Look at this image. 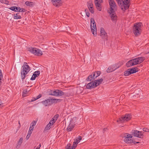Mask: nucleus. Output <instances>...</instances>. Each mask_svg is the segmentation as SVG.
I'll return each mask as SVG.
<instances>
[{"label":"nucleus","mask_w":149,"mask_h":149,"mask_svg":"<svg viewBox=\"0 0 149 149\" xmlns=\"http://www.w3.org/2000/svg\"><path fill=\"white\" fill-rule=\"evenodd\" d=\"M121 10L125 12L130 6V0H116Z\"/></svg>","instance_id":"obj_1"},{"label":"nucleus","mask_w":149,"mask_h":149,"mask_svg":"<svg viewBox=\"0 0 149 149\" xmlns=\"http://www.w3.org/2000/svg\"><path fill=\"white\" fill-rule=\"evenodd\" d=\"M26 62L24 63L23 65L22 66V69L21 71V78L22 80H24L25 78L26 75L30 71L31 69L29 66L27 65Z\"/></svg>","instance_id":"obj_2"},{"label":"nucleus","mask_w":149,"mask_h":149,"mask_svg":"<svg viewBox=\"0 0 149 149\" xmlns=\"http://www.w3.org/2000/svg\"><path fill=\"white\" fill-rule=\"evenodd\" d=\"M103 79L101 78L99 79H97L94 81L93 82H91L88 83L86 86L87 89H91L94 88L99 85L103 81Z\"/></svg>","instance_id":"obj_3"},{"label":"nucleus","mask_w":149,"mask_h":149,"mask_svg":"<svg viewBox=\"0 0 149 149\" xmlns=\"http://www.w3.org/2000/svg\"><path fill=\"white\" fill-rule=\"evenodd\" d=\"M142 24V23L141 22L134 24L133 27V32L136 36H137L141 34Z\"/></svg>","instance_id":"obj_4"},{"label":"nucleus","mask_w":149,"mask_h":149,"mask_svg":"<svg viewBox=\"0 0 149 149\" xmlns=\"http://www.w3.org/2000/svg\"><path fill=\"white\" fill-rule=\"evenodd\" d=\"M91 28L93 34L94 36H96L97 34V27L95 22L94 19L93 18H91Z\"/></svg>","instance_id":"obj_5"},{"label":"nucleus","mask_w":149,"mask_h":149,"mask_svg":"<svg viewBox=\"0 0 149 149\" xmlns=\"http://www.w3.org/2000/svg\"><path fill=\"white\" fill-rule=\"evenodd\" d=\"M49 95L55 96H61L65 95V94L62 91L57 89L54 90H51Z\"/></svg>","instance_id":"obj_6"},{"label":"nucleus","mask_w":149,"mask_h":149,"mask_svg":"<svg viewBox=\"0 0 149 149\" xmlns=\"http://www.w3.org/2000/svg\"><path fill=\"white\" fill-rule=\"evenodd\" d=\"M28 50L33 54L38 56H40L42 54V52L36 48L30 47L28 48Z\"/></svg>","instance_id":"obj_7"},{"label":"nucleus","mask_w":149,"mask_h":149,"mask_svg":"<svg viewBox=\"0 0 149 149\" xmlns=\"http://www.w3.org/2000/svg\"><path fill=\"white\" fill-rule=\"evenodd\" d=\"M121 136L123 138H124V141L126 143H131L132 141V136L130 134L127 133L123 134H121Z\"/></svg>","instance_id":"obj_8"},{"label":"nucleus","mask_w":149,"mask_h":149,"mask_svg":"<svg viewBox=\"0 0 149 149\" xmlns=\"http://www.w3.org/2000/svg\"><path fill=\"white\" fill-rule=\"evenodd\" d=\"M132 115L130 114H126L124 116L121 117L117 120V122L120 123H123L125 121H127L131 119Z\"/></svg>","instance_id":"obj_9"},{"label":"nucleus","mask_w":149,"mask_h":149,"mask_svg":"<svg viewBox=\"0 0 149 149\" xmlns=\"http://www.w3.org/2000/svg\"><path fill=\"white\" fill-rule=\"evenodd\" d=\"M144 132L138 131L137 130H132V134L134 136L140 138H143V136Z\"/></svg>","instance_id":"obj_10"},{"label":"nucleus","mask_w":149,"mask_h":149,"mask_svg":"<svg viewBox=\"0 0 149 149\" xmlns=\"http://www.w3.org/2000/svg\"><path fill=\"white\" fill-rule=\"evenodd\" d=\"M109 2L110 8V11L113 13L117 8L116 3L113 0H109Z\"/></svg>","instance_id":"obj_11"},{"label":"nucleus","mask_w":149,"mask_h":149,"mask_svg":"<svg viewBox=\"0 0 149 149\" xmlns=\"http://www.w3.org/2000/svg\"><path fill=\"white\" fill-rule=\"evenodd\" d=\"M145 57H141L133 59L134 65H136L142 63L145 60Z\"/></svg>","instance_id":"obj_12"},{"label":"nucleus","mask_w":149,"mask_h":149,"mask_svg":"<svg viewBox=\"0 0 149 149\" xmlns=\"http://www.w3.org/2000/svg\"><path fill=\"white\" fill-rule=\"evenodd\" d=\"M41 103L45 105V106L51 105L53 103L52 98H51L50 97H49V99L45 100L42 102Z\"/></svg>","instance_id":"obj_13"},{"label":"nucleus","mask_w":149,"mask_h":149,"mask_svg":"<svg viewBox=\"0 0 149 149\" xmlns=\"http://www.w3.org/2000/svg\"><path fill=\"white\" fill-rule=\"evenodd\" d=\"M109 13L110 14L111 20L114 23H116L117 19V17L114 12L113 13H112L111 11H110Z\"/></svg>","instance_id":"obj_14"},{"label":"nucleus","mask_w":149,"mask_h":149,"mask_svg":"<svg viewBox=\"0 0 149 149\" xmlns=\"http://www.w3.org/2000/svg\"><path fill=\"white\" fill-rule=\"evenodd\" d=\"M74 123V122L73 120L70 121V123L67 128V130L68 132H70L72 130L74 127V125H75Z\"/></svg>","instance_id":"obj_15"},{"label":"nucleus","mask_w":149,"mask_h":149,"mask_svg":"<svg viewBox=\"0 0 149 149\" xmlns=\"http://www.w3.org/2000/svg\"><path fill=\"white\" fill-rule=\"evenodd\" d=\"M88 7L90 12L92 13H94V10L93 8V5L92 1H90L88 2Z\"/></svg>","instance_id":"obj_16"},{"label":"nucleus","mask_w":149,"mask_h":149,"mask_svg":"<svg viewBox=\"0 0 149 149\" xmlns=\"http://www.w3.org/2000/svg\"><path fill=\"white\" fill-rule=\"evenodd\" d=\"M53 4L56 6H59L62 4V2L61 0H52Z\"/></svg>","instance_id":"obj_17"},{"label":"nucleus","mask_w":149,"mask_h":149,"mask_svg":"<svg viewBox=\"0 0 149 149\" xmlns=\"http://www.w3.org/2000/svg\"><path fill=\"white\" fill-rule=\"evenodd\" d=\"M118 69L116 65H113L109 67L107 70V72H111Z\"/></svg>","instance_id":"obj_18"},{"label":"nucleus","mask_w":149,"mask_h":149,"mask_svg":"<svg viewBox=\"0 0 149 149\" xmlns=\"http://www.w3.org/2000/svg\"><path fill=\"white\" fill-rule=\"evenodd\" d=\"M100 34L102 38H104L107 36V33L105 32L104 28L101 27L100 28Z\"/></svg>","instance_id":"obj_19"},{"label":"nucleus","mask_w":149,"mask_h":149,"mask_svg":"<svg viewBox=\"0 0 149 149\" xmlns=\"http://www.w3.org/2000/svg\"><path fill=\"white\" fill-rule=\"evenodd\" d=\"M95 79V78L92 73L86 79V81H88L93 82Z\"/></svg>","instance_id":"obj_20"},{"label":"nucleus","mask_w":149,"mask_h":149,"mask_svg":"<svg viewBox=\"0 0 149 149\" xmlns=\"http://www.w3.org/2000/svg\"><path fill=\"white\" fill-rule=\"evenodd\" d=\"M138 69L137 67H135L132 68L128 69V70L129 71L130 73L131 74L135 73L138 71V70H137Z\"/></svg>","instance_id":"obj_21"},{"label":"nucleus","mask_w":149,"mask_h":149,"mask_svg":"<svg viewBox=\"0 0 149 149\" xmlns=\"http://www.w3.org/2000/svg\"><path fill=\"white\" fill-rule=\"evenodd\" d=\"M134 63L133 59L130 60L128 61L126 63V66L127 67H129L131 66L134 65Z\"/></svg>","instance_id":"obj_22"},{"label":"nucleus","mask_w":149,"mask_h":149,"mask_svg":"<svg viewBox=\"0 0 149 149\" xmlns=\"http://www.w3.org/2000/svg\"><path fill=\"white\" fill-rule=\"evenodd\" d=\"M9 9L12 11L15 12H17L18 11V9H19V7L14 6L10 7L9 8Z\"/></svg>","instance_id":"obj_23"},{"label":"nucleus","mask_w":149,"mask_h":149,"mask_svg":"<svg viewBox=\"0 0 149 149\" xmlns=\"http://www.w3.org/2000/svg\"><path fill=\"white\" fill-rule=\"evenodd\" d=\"M101 73L99 71H96L93 73V76L94 77L95 79L97 77H98L100 74Z\"/></svg>","instance_id":"obj_24"},{"label":"nucleus","mask_w":149,"mask_h":149,"mask_svg":"<svg viewBox=\"0 0 149 149\" xmlns=\"http://www.w3.org/2000/svg\"><path fill=\"white\" fill-rule=\"evenodd\" d=\"M95 6L98 10L101 11L102 8L101 7L100 3L99 2H96L95 3Z\"/></svg>","instance_id":"obj_25"},{"label":"nucleus","mask_w":149,"mask_h":149,"mask_svg":"<svg viewBox=\"0 0 149 149\" xmlns=\"http://www.w3.org/2000/svg\"><path fill=\"white\" fill-rule=\"evenodd\" d=\"M33 2H32L28 1H26L25 3V4L26 6L29 7L33 6Z\"/></svg>","instance_id":"obj_26"},{"label":"nucleus","mask_w":149,"mask_h":149,"mask_svg":"<svg viewBox=\"0 0 149 149\" xmlns=\"http://www.w3.org/2000/svg\"><path fill=\"white\" fill-rule=\"evenodd\" d=\"M78 142H77L76 140H75L74 141L73 143V145L71 146V149H75V148L77 147V145L78 144Z\"/></svg>","instance_id":"obj_27"},{"label":"nucleus","mask_w":149,"mask_h":149,"mask_svg":"<svg viewBox=\"0 0 149 149\" xmlns=\"http://www.w3.org/2000/svg\"><path fill=\"white\" fill-rule=\"evenodd\" d=\"M40 71H37L35 72L33 74V76L36 77L39 76L40 74Z\"/></svg>","instance_id":"obj_28"},{"label":"nucleus","mask_w":149,"mask_h":149,"mask_svg":"<svg viewBox=\"0 0 149 149\" xmlns=\"http://www.w3.org/2000/svg\"><path fill=\"white\" fill-rule=\"evenodd\" d=\"M13 18L14 19H21V17L20 15H16L15 14L13 15Z\"/></svg>","instance_id":"obj_29"},{"label":"nucleus","mask_w":149,"mask_h":149,"mask_svg":"<svg viewBox=\"0 0 149 149\" xmlns=\"http://www.w3.org/2000/svg\"><path fill=\"white\" fill-rule=\"evenodd\" d=\"M0 2L6 5H9V1L7 0H0Z\"/></svg>","instance_id":"obj_30"},{"label":"nucleus","mask_w":149,"mask_h":149,"mask_svg":"<svg viewBox=\"0 0 149 149\" xmlns=\"http://www.w3.org/2000/svg\"><path fill=\"white\" fill-rule=\"evenodd\" d=\"M51 123H49L47 125L46 127L45 128L44 131H46L50 129V128Z\"/></svg>","instance_id":"obj_31"},{"label":"nucleus","mask_w":149,"mask_h":149,"mask_svg":"<svg viewBox=\"0 0 149 149\" xmlns=\"http://www.w3.org/2000/svg\"><path fill=\"white\" fill-rule=\"evenodd\" d=\"M59 117V115L58 114H56L55 115L54 117L52 119L53 121H54V122H55L56 120Z\"/></svg>","instance_id":"obj_32"},{"label":"nucleus","mask_w":149,"mask_h":149,"mask_svg":"<svg viewBox=\"0 0 149 149\" xmlns=\"http://www.w3.org/2000/svg\"><path fill=\"white\" fill-rule=\"evenodd\" d=\"M26 11V10L23 8H21L19 7V9H18V11H17L18 12H24Z\"/></svg>","instance_id":"obj_33"},{"label":"nucleus","mask_w":149,"mask_h":149,"mask_svg":"<svg viewBox=\"0 0 149 149\" xmlns=\"http://www.w3.org/2000/svg\"><path fill=\"white\" fill-rule=\"evenodd\" d=\"M124 75L125 76H128L129 75H130V72L129 70H128V69L126 71H125L124 72Z\"/></svg>","instance_id":"obj_34"},{"label":"nucleus","mask_w":149,"mask_h":149,"mask_svg":"<svg viewBox=\"0 0 149 149\" xmlns=\"http://www.w3.org/2000/svg\"><path fill=\"white\" fill-rule=\"evenodd\" d=\"M52 100L53 103L55 102L56 103L57 102H60L61 101V100L60 99H52Z\"/></svg>","instance_id":"obj_35"},{"label":"nucleus","mask_w":149,"mask_h":149,"mask_svg":"<svg viewBox=\"0 0 149 149\" xmlns=\"http://www.w3.org/2000/svg\"><path fill=\"white\" fill-rule=\"evenodd\" d=\"M41 96H42L41 95V94H39L38 96H37L36 97L35 100H31V102H33V101L39 99V98H40V97H41Z\"/></svg>","instance_id":"obj_36"},{"label":"nucleus","mask_w":149,"mask_h":149,"mask_svg":"<svg viewBox=\"0 0 149 149\" xmlns=\"http://www.w3.org/2000/svg\"><path fill=\"white\" fill-rule=\"evenodd\" d=\"M117 64V65H118V66L117 67V68H119L120 66L123 64V61H119Z\"/></svg>","instance_id":"obj_37"},{"label":"nucleus","mask_w":149,"mask_h":149,"mask_svg":"<svg viewBox=\"0 0 149 149\" xmlns=\"http://www.w3.org/2000/svg\"><path fill=\"white\" fill-rule=\"evenodd\" d=\"M82 139V137L81 136H79L78 137H77L76 139V141L77 142H79L80 141H81Z\"/></svg>","instance_id":"obj_38"},{"label":"nucleus","mask_w":149,"mask_h":149,"mask_svg":"<svg viewBox=\"0 0 149 149\" xmlns=\"http://www.w3.org/2000/svg\"><path fill=\"white\" fill-rule=\"evenodd\" d=\"M71 144L70 143L68 144L66 147V149H71Z\"/></svg>","instance_id":"obj_39"},{"label":"nucleus","mask_w":149,"mask_h":149,"mask_svg":"<svg viewBox=\"0 0 149 149\" xmlns=\"http://www.w3.org/2000/svg\"><path fill=\"white\" fill-rule=\"evenodd\" d=\"M23 139L22 138H20L19 140L18 141V144H19L20 145L22 143V142Z\"/></svg>","instance_id":"obj_40"},{"label":"nucleus","mask_w":149,"mask_h":149,"mask_svg":"<svg viewBox=\"0 0 149 149\" xmlns=\"http://www.w3.org/2000/svg\"><path fill=\"white\" fill-rule=\"evenodd\" d=\"M36 123V121H34L32 122L31 124V126L33 127L34 126H35Z\"/></svg>","instance_id":"obj_41"},{"label":"nucleus","mask_w":149,"mask_h":149,"mask_svg":"<svg viewBox=\"0 0 149 149\" xmlns=\"http://www.w3.org/2000/svg\"><path fill=\"white\" fill-rule=\"evenodd\" d=\"M87 9H86L85 10V11L86 13V15L88 17H89L90 15V13L89 12H87Z\"/></svg>","instance_id":"obj_42"},{"label":"nucleus","mask_w":149,"mask_h":149,"mask_svg":"<svg viewBox=\"0 0 149 149\" xmlns=\"http://www.w3.org/2000/svg\"><path fill=\"white\" fill-rule=\"evenodd\" d=\"M143 130L146 132H149V130L147 128H144L143 129Z\"/></svg>","instance_id":"obj_43"},{"label":"nucleus","mask_w":149,"mask_h":149,"mask_svg":"<svg viewBox=\"0 0 149 149\" xmlns=\"http://www.w3.org/2000/svg\"><path fill=\"white\" fill-rule=\"evenodd\" d=\"M132 143H134V144H136V143H140L139 142H136L135 141L133 140V139H132Z\"/></svg>","instance_id":"obj_44"},{"label":"nucleus","mask_w":149,"mask_h":149,"mask_svg":"<svg viewBox=\"0 0 149 149\" xmlns=\"http://www.w3.org/2000/svg\"><path fill=\"white\" fill-rule=\"evenodd\" d=\"M36 78V77H35L33 75L32 77L30 79L31 80H34Z\"/></svg>","instance_id":"obj_45"},{"label":"nucleus","mask_w":149,"mask_h":149,"mask_svg":"<svg viewBox=\"0 0 149 149\" xmlns=\"http://www.w3.org/2000/svg\"><path fill=\"white\" fill-rule=\"evenodd\" d=\"M0 77L3 78V76L2 74L1 70L0 69Z\"/></svg>","instance_id":"obj_46"},{"label":"nucleus","mask_w":149,"mask_h":149,"mask_svg":"<svg viewBox=\"0 0 149 149\" xmlns=\"http://www.w3.org/2000/svg\"><path fill=\"white\" fill-rule=\"evenodd\" d=\"M30 135H29V134H27L26 136V140H28L29 139V138L30 137Z\"/></svg>","instance_id":"obj_47"},{"label":"nucleus","mask_w":149,"mask_h":149,"mask_svg":"<svg viewBox=\"0 0 149 149\" xmlns=\"http://www.w3.org/2000/svg\"><path fill=\"white\" fill-rule=\"evenodd\" d=\"M32 131L29 130L28 134H29V135H31V134L32 133Z\"/></svg>","instance_id":"obj_48"},{"label":"nucleus","mask_w":149,"mask_h":149,"mask_svg":"<svg viewBox=\"0 0 149 149\" xmlns=\"http://www.w3.org/2000/svg\"><path fill=\"white\" fill-rule=\"evenodd\" d=\"M49 123H51V125H53L55 122H54V121H52V120H51L49 122Z\"/></svg>","instance_id":"obj_49"},{"label":"nucleus","mask_w":149,"mask_h":149,"mask_svg":"<svg viewBox=\"0 0 149 149\" xmlns=\"http://www.w3.org/2000/svg\"><path fill=\"white\" fill-rule=\"evenodd\" d=\"M33 129V127H32L31 126L29 128V130L32 131Z\"/></svg>","instance_id":"obj_50"},{"label":"nucleus","mask_w":149,"mask_h":149,"mask_svg":"<svg viewBox=\"0 0 149 149\" xmlns=\"http://www.w3.org/2000/svg\"><path fill=\"white\" fill-rule=\"evenodd\" d=\"M107 130V128H104L103 129V132H104L105 131H106Z\"/></svg>","instance_id":"obj_51"},{"label":"nucleus","mask_w":149,"mask_h":149,"mask_svg":"<svg viewBox=\"0 0 149 149\" xmlns=\"http://www.w3.org/2000/svg\"><path fill=\"white\" fill-rule=\"evenodd\" d=\"M41 144H40L39 145V147H37V148L36 149H39L40 148V147H41Z\"/></svg>","instance_id":"obj_52"},{"label":"nucleus","mask_w":149,"mask_h":149,"mask_svg":"<svg viewBox=\"0 0 149 149\" xmlns=\"http://www.w3.org/2000/svg\"><path fill=\"white\" fill-rule=\"evenodd\" d=\"M99 0H94V2L95 3L96 2H99Z\"/></svg>","instance_id":"obj_53"},{"label":"nucleus","mask_w":149,"mask_h":149,"mask_svg":"<svg viewBox=\"0 0 149 149\" xmlns=\"http://www.w3.org/2000/svg\"><path fill=\"white\" fill-rule=\"evenodd\" d=\"M19 13L18 12L17 13H16L15 14H16V15H20V14H19Z\"/></svg>","instance_id":"obj_54"},{"label":"nucleus","mask_w":149,"mask_h":149,"mask_svg":"<svg viewBox=\"0 0 149 149\" xmlns=\"http://www.w3.org/2000/svg\"><path fill=\"white\" fill-rule=\"evenodd\" d=\"M3 104H0V107H3Z\"/></svg>","instance_id":"obj_55"},{"label":"nucleus","mask_w":149,"mask_h":149,"mask_svg":"<svg viewBox=\"0 0 149 149\" xmlns=\"http://www.w3.org/2000/svg\"><path fill=\"white\" fill-rule=\"evenodd\" d=\"M2 84V82L1 81V80H0V86Z\"/></svg>","instance_id":"obj_56"},{"label":"nucleus","mask_w":149,"mask_h":149,"mask_svg":"<svg viewBox=\"0 0 149 149\" xmlns=\"http://www.w3.org/2000/svg\"><path fill=\"white\" fill-rule=\"evenodd\" d=\"M3 78L2 77H0V80H1Z\"/></svg>","instance_id":"obj_57"},{"label":"nucleus","mask_w":149,"mask_h":149,"mask_svg":"<svg viewBox=\"0 0 149 149\" xmlns=\"http://www.w3.org/2000/svg\"><path fill=\"white\" fill-rule=\"evenodd\" d=\"M36 98L34 97H33L32 100H35Z\"/></svg>","instance_id":"obj_58"},{"label":"nucleus","mask_w":149,"mask_h":149,"mask_svg":"<svg viewBox=\"0 0 149 149\" xmlns=\"http://www.w3.org/2000/svg\"><path fill=\"white\" fill-rule=\"evenodd\" d=\"M114 65H116V66L117 67L118 65H117V64H114Z\"/></svg>","instance_id":"obj_59"},{"label":"nucleus","mask_w":149,"mask_h":149,"mask_svg":"<svg viewBox=\"0 0 149 149\" xmlns=\"http://www.w3.org/2000/svg\"><path fill=\"white\" fill-rule=\"evenodd\" d=\"M19 123V125L20 126V123L19 121V123Z\"/></svg>","instance_id":"obj_60"},{"label":"nucleus","mask_w":149,"mask_h":149,"mask_svg":"<svg viewBox=\"0 0 149 149\" xmlns=\"http://www.w3.org/2000/svg\"><path fill=\"white\" fill-rule=\"evenodd\" d=\"M124 95H122V97H124Z\"/></svg>","instance_id":"obj_61"},{"label":"nucleus","mask_w":149,"mask_h":149,"mask_svg":"<svg viewBox=\"0 0 149 149\" xmlns=\"http://www.w3.org/2000/svg\"><path fill=\"white\" fill-rule=\"evenodd\" d=\"M148 53L149 54V52Z\"/></svg>","instance_id":"obj_62"}]
</instances>
